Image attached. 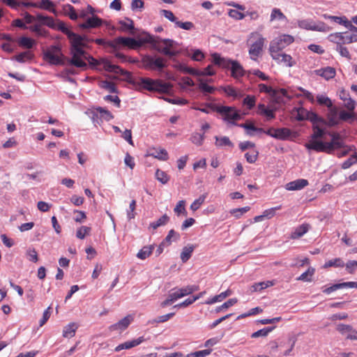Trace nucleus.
Instances as JSON below:
<instances>
[{
  "label": "nucleus",
  "instance_id": "nucleus-1",
  "mask_svg": "<svg viewBox=\"0 0 357 357\" xmlns=\"http://www.w3.org/2000/svg\"><path fill=\"white\" fill-rule=\"evenodd\" d=\"M70 43V59L66 58L61 52V48L59 45H52L43 52V59L51 65L63 66L66 60L68 63L77 68H86L87 64L82 58H87L86 52L84 47L86 44L83 43L82 36L71 32L67 36Z\"/></svg>",
  "mask_w": 357,
  "mask_h": 357
},
{
  "label": "nucleus",
  "instance_id": "nucleus-2",
  "mask_svg": "<svg viewBox=\"0 0 357 357\" xmlns=\"http://www.w3.org/2000/svg\"><path fill=\"white\" fill-rule=\"evenodd\" d=\"M146 42L152 45V47L159 53H161L170 59L177 56L179 54L178 50H174L177 43L172 39H162L158 36L155 37L149 35Z\"/></svg>",
  "mask_w": 357,
  "mask_h": 357
},
{
  "label": "nucleus",
  "instance_id": "nucleus-3",
  "mask_svg": "<svg viewBox=\"0 0 357 357\" xmlns=\"http://www.w3.org/2000/svg\"><path fill=\"white\" fill-rule=\"evenodd\" d=\"M213 63L220 67L224 68H229L231 70V75L235 79H238L245 74V71L243 66L237 61L227 59L221 57L218 53L212 54Z\"/></svg>",
  "mask_w": 357,
  "mask_h": 357
},
{
  "label": "nucleus",
  "instance_id": "nucleus-4",
  "mask_svg": "<svg viewBox=\"0 0 357 357\" xmlns=\"http://www.w3.org/2000/svg\"><path fill=\"white\" fill-rule=\"evenodd\" d=\"M328 134L331 137V142H316L314 143L313 148L317 152H324L332 153L335 149L344 147V142L342 140L341 135L337 132H328Z\"/></svg>",
  "mask_w": 357,
  "mask_h": 357
},
{
  "label": "nucleus",
  "instance_id": "nucleus-5",
  "mask_svg": "<svg viewBox=\"0 0 357 357\" xmlns=\"http://www.w3.org/2000/svg\"><path fill=\"white\" fill-rule=\"evenodd\" d=\"M139 84L149 91H158L167 93L172 89V85L166 83L160 79H152L150 78L141 77Z\"/></svg>",
  "mask_w": 357,
  "mask_h": 357
},
{
  "label": "nucleus",
  "instance_id": "nucleus-6",
  "mask_svg": "<svg viewBox=\"0 0 357 357\" xmlns=\"http://www.w3.org/2000/svg\"><path fill=\"white\" fill-rule=\"evenodd\" d=\"M206 106L211 110L217 112L218 113L224 115V120L230 122L234 125H237L234 121L241 119V116L234 107L229 106H216L211 103H206Z\"/></svg>",
  "mask_w": 357,
  "mask_h": 357
},
{
  "label": "nucleus",
  "instance_id": "nucleus-7",
  "mask_svg": "<svg viewBox=\"0 0 357 357\" xmlns=\"http://www.w3.org/2000/svg\"><path fill=\"white\" fill-rule=\"evenodd\" d=\"M87 58H82V59L85 61V60H87L90 65L92 66H96L99 65L100 63H102L103 65L104 69L109 73H113L115 74H120L121 75H130V73L127 70H125L122 69L120 66L117 65L112 64L107 59H102L100 62H99L98 60L94 59L93 56L88 55L86 53Z\"/></svg>",
  "mask_w": 357,
  "mask_h": 357
},
{
  "label": "nucleus",
  "instance_id": "nucleus-8",
  "mask_svg": "<svg viewBox=\"0 0 357 357\" xmlns=\"http://www.w3.org/2000/svg\"><path fill=\"white\" fill-rule=\"evenodd\" d=\"M122 45L131 49H136L142 45V43L135 38L129 37H117L112 41H107V46L112 49L110 52H114L118 47Z\"/></svg>",
  "mask_w": 357,
  "mask_h": 357
},
{
  "label": "nucleus",
  "instance_id": "nucleus-9",
  "mask_svg": "<svg viewBox=\"0 0 357 357\" xmlns=\"http://www.w3.org/2000/svg\"><path fill=\"white\" fill-rule=\"evenodd\" d=\"M293 36L284 34L273 40L269 45V52L282 51L294 42Z\"/></svg>",
  "mask_w": 357,
  "mask_h": 357
},
{
  "label": "nucleus",
  "instance_id": "nucleus-10",
  "mask_svg": "<svg viewBox=\"0 0 357 357\" xmlns=\"http://www.w3.org/2000/svg\"><path fill=\"white\" fill-rule=\"evenodd\" d=\"M324 125L321 124H314V126H312V130L313 133L310 136V141L305 144V146L308 150H313L314 151V149L313 148L314 143L316 142H324L321 140H319L320 139H322L324 136L327 133L325 128H322Z\"/></svg>",
  "mask_w": 357,
  "mask_h": 357
},
{
  "label": "nucleus",
  "instance_id": "nucleus-11",
  "mask_svg": "<svg viewBox=\"0 0 357 357\" xmlns=\"http://www.w3.org/2000/svg\"><path fill=\"white\" fill-rule=\"evenodd\" d=\"M142 63L146 68H157L162 70L167 66L162 57H153L150 55H146L142 58Z\"/></svg>",
  "mask_w": 357,
  "mask_h": 357
},
{
  "label": "nucleus",
  "instance_id": "nucleus-12",
  "mask_svg": "<svg viewBox=\"0 0 357 357\" xmlns=\"http://www.w3.org/2000/svg\"><path fill=\"white\" fill-rule=\"evenodd\" d=\"M281 51L270 52L273 59L278 63H284L288 67H292L296 64L292 57L289 54L281 53Z\"/></svg>",
  "mask_w": 357,
  "mask_h": 357
},
{
  "label": "nucleus",
  "instance_id": "nucleus-13",
  "mask_svg": "<svg viewBox=\"0 0 357 357\" xmlns=\"http://www.w3.org/2000/svg\"><path fill=\"white\" fill-rule=\"evenodd\" d=\"M252 36H256L258 38L257 40L250 45L249 50V54L251 55L252 58L254 56L257 57L260 54L261 52L262 51L265 40V39L258 33H252Z\"/></svg>",
  "mask_w": 357,
  "mask_h": 357
},
{
  "label": "nucleus",
  "instance_id": "nucleus-14",
  "mask_svg": "<svg viewBox=\"0 0 357 357\" xmlns=\"http://www.w3.org/2000/svg\"><path fill=\"white\" fill-rule=\"evenodd\" d=\"M102 24L103 20L102 19L97 15H93L88 17L84 22L79 24V26L80 29H86L100 27Z\"/></svg>",
  "mask_w": 357,
  "mask_h": 357
},
{
  "label": "nucleus",
  "instance_id": "nucleus-15",
  "mask_svg": "<svg viewBox=\"0 0 357 357\" xmlns=\"http://www.w3.org/2000/svg\"><path fill=\"white\" fill-rule=\"evenodd\" d=\"M338 110L337 108L333 107H328V112L327 114L326 125L328 127H333L339 124V119L337 118Z\"/></svg>",
  "mask_w": 357,
  "mask_h": 357
},
{
  "label": "nucleus",
  "instance_id": "nucleus-16",
  "mask_svg": "<svg viewBox=\"0 0 357 357\" xmlns=\"http://www.w3.org/2000/svg\"><path fill=\"white\" fill-rule=\"evenodd\" d=\"M344 287L357 288V282H346L342 283H337L333 284L329 287H322L321 289L324 293L326 294H330L333 291Z\"/></svg>",
  "mask_w": 357,
  "mask_h": 357
},
{
  "label": "nucleus",
  "instance_id": "nucleus-17",
  "mask_svg": "<svg viewBox=\"0 0 357 357\" xmlns=\"http://www.w3.org/2000/svg\"><path fill=\"white\" fill-rule=\"evenodd\" d=\"M54 3L50 0H41L39 3H27L24 4V6L26 7H34L39 8L40 9H44L49 10L53 13H56V10L54 9Z\"/></svg>",
  "mask_w": 357,
  "mask_h": 357
},
{
  "label": "nucleus",
  "instance_id": "nucleus-18",
  "mask_svg": "<svg viewBox=\"0 0 357 357\" xmlns=\"http://www.w3.org/2000/svg\"><path fill=\"white\" fill-rule=\"evenodd\" d=\"M308 185V181L306 179L299 178L291 181L286 184L285 188L287 190H299L304 188Z\"/></svg>",
  "mask_w": 357,
  "mask_h": 357
},
{
  "label": "nucleus",
  "instance_id": "nucleus-19",
  "mask_svg": "<svg viewBox=\"0 0 357 357\" xmlns=\"http://www.w3.org/2000/svg\"><path fill=\"white\" fill-rule=\"evenodd\" d=\"M178 298H181V296L179 295L177 288L172 289L171 292L169 294L167 299H165L160 303V306L162 307H165L168 305H172Z\"/></svg>",
  "mask_w": 357,
  "mask_h": 357
},
{
  "label": "nucleus",
  "instance_id": "nucleus-20",
  "mask_svg": "<svg viewBox=\"0 0 357 357\" xmlns=\"http://www.w3.org/2000/svg\"><path fill=\"white\" fill-rule=\"evenodd\" d=\"M132 318L130 315L125 317L122 319H121L119 321L116 323L115 324H113L111 326L110 328L111 330H125L128 327L131 322Z\"/></svg>",
  "mask_w": 357,
  "mask_h": 357
},
{
  "label": "nucleus",
  "instance_id": "nucleus-21",
  "mask_svg": "<svg viewBox=\"0 0 357 357\" xmlns=\"http://www.w3.org/2000/svg\"><path fill=\"white\" fill-rule=\"evenodd\" d=\"M275 284V282L273 280H268L260 282H256L253 284L250 287L251 292H255L258 291H261L269 287H272Z\"/></svg>",
  "mask_w": 357,
  "mask_h": 357
},
{
  "label": "nucleus",
  "instance_id": "nucleus-22",
  "mask_svg": "<svg viewBox=\"0 0 357 357\" xmlns=\"http://www.w3.org/2000/svg\"><path fill=\"white\" fill-rule=\"evenodd\" d=\"M291 131L287 128H278L274 130V138L284 140L291 136Z\"/></svg>",
  "mask_w": 357,
  "mask_h": 357
},
{
  "label": "nucleus",
  "instance_id": "nucleus-23",
  "mask_svg": "<svg viewBox=\"0 0 357 357\" xmlns=\"http://www.w3.org/2000/svg\"><path fill=\"white\" fill-rule=\"evenodd\" d=\"M78 326L75 323H70L63 329V336L66 338H71L75 336Z\"/></svg>",
  "mask_w": 357,
  "mask_h": 357
},
{
  "label": "nucleus",
  "instance_id": "nucleus-24",
  "mask_svg": "<svg viewBox=\"0 0 357 357\" xmlns=\"http://www.w3.org/2000/svg\"><path fill=\"white\" fill-rule=\"evenodd\" d=\"M310 228V226L309 224H303L296 228L295 231L292 232L291 235V238L292 239L298 238L301 236H303L305 233H307Z\"/></svg>",
  "mask_w": 357,
  "mask_h": 357
},
{
  "label": "nucleus",
  "instance_id": "nucleus-25",
  "mask_svg": "<svg viewBox=\"0 0 357 357\" xmlns=\"http://www.w3.org/2000/svg\"><path fill=\"white\" fill-rule=\"evenodd\" d=\"M231 293L232 292L230 289H227V291L222 292L221 294L216 295V296H213V298L207 300L206 301L204 302V303L206 305H211L216 302H220V301H223L225 298H226L227 297L231 295Z\"/></svg>",
  "mask_w": 357,
  "mask_h": 357
},
{
  "label": "nucleus",
  "instance_id": "nucleus-26",
  "mask_svg": "<svg viewBox=\"0 0 357 357\" xmlns=\"http://www.w3.org/2000/svg\"><path fill=\"white\" fill-rule=\"evenodd\" d=\"M317 75L324 77L326 79H330L335 77V70L332 67H326L317 70Z\"/></svg>",
  "mask_w": 357,
  "mask_h": 357
},
{
  "label": "nucleus",
  "instance_id": "nucleus-27",
  "mask_svg": "<svg viewBox=\"0 0 357 357\" xmlns=\"http://www.w3.org/2000/svg\"><path fill=\"white\" fill-rule=\"evenodd\" d=\"M306 120L310 121L312 126L314 124H321L324 125L326 123V120L324 118L319 116L317 114L313 112L309 111L308 115L307 116Z\"/></svg>",
  "mask_w": 357,
  "mask_h": 357
},
{
  "label": "nucleus",
  "instance_id": "nucleus-28",
  "mask_svg": "<svg viewBox=\"0 0 357 357\" xmlns=\"http://www.w3.org/2000/svg\"><path fill=\"white\" fill-rule=\"evenodd\" d=\"M149 155L161 160H167L169 158L167 151L165 149H153Z\"/></svg>",
  "mask_w": 357,
  "mask_h": 357
},
{
  "label": "nucleus",
  "instance_id": "nucleus-29",
  "mask_svg": "<svg viewBox=\"0 0 357 357\" xmlns=\"http://www.w3.org/2000/svg\"><path fill=\"white\" fill-rule=\"evenodd\" d=\"M195 249V245H188L185 246L181 253V259L183 263H185L191 257L192 253Z\"/></svg>",
  "mask_w": 357,
  "mask_h": 357
},
{
  "label": "nucleus",
  "instance_id": "nucleus-30",
  "mask_svg": "<svg viewBox=\"0 0 357 357\" xmlns=\"http://www.w3.org/2000/svg\"><path fill=\"white\" fill-rule=\"evenodd\" d=\"M215 146L217 147H222V146H229L233 147L234 144L231 142L228 137L224 136L219 137L218 136L215 137Z\"/></svg>",
  "mask_w": 357,
  "mask_h": 357
},
{
  "label": "nucleus",
  "instance_id": "nucleus-31",
  "mask_svg": "<svg viewBox=\"0 0 357 357\" xmlns=\"http://www.w3.org/2000/svg\"><path fill=\"white\" fill-rule=\"evenodd\" d=\"M153 245L144 246L137 254V257L140 259H145L153 252Z\"/></svg>",
  "mask_w": 357,
  "mask_h": 357
},
{
  "label": "nucleus",
  "instance_id": "nucleus-32",
  "mask_svg": "<svg viewBox=\"0 0 357 357\" xmlns=\"http://www.w3.org/2000/svg\"><path fill=\"white\" fill-rule=\"evenodd\" d=\"M275 326H268L260 329L251 335L252 338H257L259 337H266L271 331L275 329Z\"/></svg>",
  "mask_w": 357,
  "mask_h": 357
},
{
  "label": "nucleus",
  "instance_id": "nucleus-33",
  "mask_svg": "<svg viewBox=\"0 0 357 357\" xmlns=\"http://www.w3.org/2000/svg\"><path fill=\"white\" fill-rule=\"evenodd\" d=\"M180 238V234L176 232L174 229L169 231L168 234L162 241L167 245H169L172 241H177Z\"/></svg>",
  "mask_w": 357,
  "mask_h": 357
},
{
  "label": "nucleus",
  "instance_id": "nucleus-34",
  "mask_svg": "<svg viewBox=\"0 0 357 357\" xmlns=\"http://www.w3.org/2000/svg\"><path fill=\"white\" fill-rule=\"evenodd\" d=\"M33 58V54L29 51L23 52L15 56V59L20 63H24L26 61H30Z\"/></svg>",
  "mask_w": 357,
  "mask_h": 357
},
{
  "label": "nucleus",
  "instance_id": "nucleus-35",
  "mask_svg": "<svg viewBox=\"0 0 357 357\" xmlns=\"http://www.w3.org/2000/svg\"><path fill=\"white\" fill-rule=\"evenodd\" d=\"M17 42L20 46L27 49L32 48V47L35 44L34 40L26 36L21 37L20 38H19Z\"/></svg>",
  "mask_w": 357,
  "mask_h": 357
},
{
  "label": "nucleus",
  "instance_id": "nucleus-36",
  "mask_svg": "<svg viewBox=\"0 0 357 357\" xmlns=\"http://www.w3.org/2000/svg\"><path fill=\"white\" fill-rule=\"evenodd\" d=\"M169 220V217L167 214H164L157 221L153 222L150 224V227L153 229H156L160 226L165 225Z\"/></svg>",
  "mask_w": 357,
  "mask_h": 357
},
{
  "label": "nucleus",
  "instance_id": "nucleus-37",
  "mask_svg": "<svg viewBox=\"0 0 357 357\" xmlns=\"http://www.w3.org/2000/svg\"><path fill=\"white\" fill-rule=\"evenodd\" d=\"M331 30V28L323 22L318 21L313 24L312 31L320 32H328Z\"/></svg>",
  "mask_w": 357,
  "mask_h": 357
},
{
  "label": "nucleus",
  "instance_id": "nucleus-38",
  "mask_svg": "<svg viewBox=\"0 0 357 357\" xmlns=\"http://www.w3.org/2000/svg\"><path fill=\"white\" fill-rule=\"evenodd\" d=\"M322 17L324 19L330 20L335 23H337L339 24H342V25H344V24L347 20V17L346 16L338 17V16L329 15L328 14H324V15H322Z\"/></svg>",
  "mask_w": 357,
  "mask_h": 357
},
{
  "label": "nucleus",
  "instance_id": "nucleus-39",
  "mask_svg": "<svg viewBox=\"0 0 357 357\" xmlns=\"http://www.w3.org/2000/svg\"><path fill=\"white\" fill-rule=\"evenodd\" d=\"M275 20L284 21L287 20V17L279 8H275L272 10L271 14V21H273Z\"/></svg>",
  "mask_w": 357,
  "mask_h": 357
},
{
  "label": "nucleus",
  "instance_id": "nucleus-40",
  "mask_svg": "<svg viewBox=\"0 0 357 357\" xmlns=\"http://www.w3.org/2000/svg\"><path fill=\"white\" fill-rule=\"evenodd\" d=\"M96 110L97 112L100 114V118L105 119L107 121H109L114 119V116L109 110H107L100 107H97Z\"/></svg>",
  "mask_w": 357,
  "mask_h": 357
},
{
  "label": "nucleus",
  "instance_id": "nucleus-41",
  "mask_svg": "<svg viewBox=\"0 0 357 357\" xmlns=\"http://www.w3.org/2000/svg\"><path fill=\"white\" fill-rule=\"evenodd\" d=\"M198 80L199 82L198 84V89L199 90L207 93H213L215 91V89L213 86L208 85L202 79H199Z\"/></svg>",
  "mask_w": 357,
  "mask_h": 357
},
{
  "label": "nucleus",
  "instance_id": "nucleus-42",
  "mask_svg": "<svg viewBox=\"0 0 357 357\" xmlns=\"http://www.w3.org/2000/svg\"><path fill=\"white\" fill-rule=\"evenodd\" d=\"M344 266V261L340 258H335L331 260L328 261L324 265V268H329V267H343Z\"/></svg>",
  "mask_w": 357,
  "mask_h": 357
},
{
  "label": "nucleus",
  "instance_id": "nucleus-43",
  "mask_svg": "<svg viewBox=\"0 0 357 357\" xmlns=\"http://www.w3.org/2000/svg\"><path fill=\"white\" fill-rule=\"evenodd\" d=\"M175 314V312H170L168 314H166L165 315L159 316L156 317L155 319L149 321L150 324H158V323H164L169 319H170L172 317H173Z\"/></svg>",
  "mask_w": 357,
  "mask_h": 357
},
{
  "label": "nucleus",
  "instance_id": "nucleus-44",
  "mask_svg": "<svg viewBox=\"0 0 357 357\" xmlns=\"http://www.w3.org/2000/svg\"><path fill=\"white\" fill-rule=\"evenodd\" d=\"M206 197L207 194H203L198 199H195L190 205V209L193 211H197L204 202Z\"/></svg>",
  "mask_w": 357,
  "mask_h": 357
},
{
  "label": "nucleus",
  "instance_id": "nucleus-45",
  "mask_svg": "<svg viewBox=\"0 0 357 357\" xmlns=\"http://www.w3.org/2000/svg\"><path fill=\"white\" fill-rule=\"evenodd\" d=\"M119 24H121L120 30L122 31H125L127 30L133 31L134 30V23L133 21L130 19L127 18L126 21H120Z\"/></svg>",
  "mask_w": 357,
  "mask_h": 357
},
{
  "label": "nucleus",
  "instance_id": "nucleus-46",
  "mask_svg": "<svg viewBox=\"0 0 357 357\" xmlns=\"http://www.w3.org/2000/svg\"><path fill=\"white\" fill-rule=\"evenodd\" d=\"M91 229L89 227L82 226L76 231V237L79 239H84L89 234Z\"/></svg>",
  "mask_w": 357,
  "mask_h": 357
},
{
  "label": "nucleus",
  "instance_id": "nucleus-47",
  "mask_svg": "<svg viewBox=\"0 0 357 357\" xmlns=\"http://www.w3.org/2000/svg\"><path fill=\"white\" fill-rule=\"evenodd\" d=\"M237 301H238L236 298H230L226 302H225L222 305L217 307L215 310V312L216 313H218L225 309H227L229 307L234 305L235 303H236Z\"/></svg>",
  "mask_w": 357,
  "mask_h": 357
},
{
  "label": "nucleus",
  "instance_id": "nucleus-48",
  "mask_svg": "<svg viewBox=\"0 0 357 357\" xmlns=\"http://www.w3.org/2000/svg\"><path fill=\"white\" fill-rule=\"evenodd\" d=\"M155 178L162 184L167 183L169 180V176L165 172L160 169L156 170Z\"/></svg>",
  "mask_w": 357,
  "mask_h": 357
},
{
  "label": "nucleus",
  "instance_id": "nucleus-49",
  "mask_svg": "<svg viewBox=\"0 0 357 357\" xmlns=\"http://www.w3.org/2000/svg\"><path fill=\"white\" fill-rule=\"evenodd\" d=\"M144 341V337H139L137 339L132 340L131 341H128L124 342V348L125 349H129L134 347H136Z\"/></svg>",
  "mask_w": 357,
  "mask_h": 357
},
{
  "label": "nucleus",
  "instance_id": "nucleus-50",
  "mask_svg": "<svg viewBox=\"0 0 357 357\" xmlns=\"http://www.w3.org/2000/svg\"><path fill=\"white\" fill-rule=\"evenodd\" d=\"M317 101L319 105H325L328 108L331 107L333 105L331 100L328 97L324 95H318L317 96Z\"/></svg>",
  "mask_w": 357,
  "mask_h": 357
},
{
  "label": "nucleus",
  "instance_id": "nucleus-51",
  "mask_svg": "<svg viewBox=\"0 0 357 357\" xmlns=\"http://www.w3.org/2000/svg\"><path fill=\"white\" fill-rule=\"evenodd\" d=\"M343 33L337 32L335 33H332L329 36V40L331 42L337 43V45L343 44Z\"/></svg>",
  "mask_w": 357,
  "mask_h": 357
},
{
  "label": "nucleus",
  "instance_id": "nucleus-52",
  "mask_svg": "<svg viewBox=\"0 0 357 357\" xmlns=\"http://www.w3.org/2000/svg\"><path fill=\"white\" fill-rule=\"evenodd\" d=\"M204 137V133L199 134L197 132H195L192 135L190 140L193 144L197 146H200L203 144Z\"/></svg>",
  "mask_w": 357,
  "mask_h": 357
},
{
  "label": "nucleus",
  "instance_id": "nucleus-53",
  "mask_svg": "<svg viewBox=\"0 0 357 357\" xmlns=\"http://www.w3.org/2000/svg\"><path fill=\"white\" fill-rule=\"evenodd\" d=\"M314 269L309 268L305 272L302 273L299 278H298V280L305 281V282H310L312 280V276L314 274Z\"/></svg>",
  "mask_w": 357,
  "mask_h": 357
},
{
  "label": "nucleus",
  "instance_id": "nucleus-54",
  "mask_svg": "<svg viewBox=\"0 0 357 357\" xmlns=\"http://www.w3.org/2000/svg\"><path fill=\"white\" fill-rule=\"evenodd\" d=\"M212 351L211 349L200 350L188 354L186 357H206L209 355Z\"/></svg>",
  "mask_w": 357,
  "mask_h": 357
},
{
  "label": "nucleus",
  "instance_id": "nucleus-55",
  "mask_svg": "<svg viewBox=\"0 0 357 357\" xmlns=\"http://www.w3.org/2000/svg\"><path fill=\"white\" fill-rule=\"evenodd\" d=\"M343 33V44L357 42V33H349L348 32H344Z\"/></svg>",
  "mask_w": 357,
  "mask_h": 357
},
{
  "label": "nucleus",
  "instance_id": "nucleus-56",
  "mask_svg": "<svg viewBox=\"0 0 357 357\" xmlns=\"http://www.w3.org/2000/svg\"><path fill=\"white\" fill-rule=\"evenodd\" d=\"M136 208V201L132 200L129 205V208L127 210V217L129 220L134 219L136 215L135 212Z\"/></svg>",
  "mask_w": 357,
  "mask_h": 357
},
{
  "label": "nucleus",
  "instance_id": "nucleus-57",
  "mask_svg": "<svg viewBox=\"0 0 357 357\" xmlns=\"http://www.w3.org/2000/svg\"><path fill=\"white\" fill-rule=\"evenodd\" d=\"M258 88L260 92L270 94L273 96H275L277 92L271 86H268L264 84H259Z\"/></svg>",
  "mask_w": 357,
  "mask_h": 357
},
{
  "label": "nucleus",
  "instance_id": "nucleus-58",
  "mask_svg": "<svg viewBox=\"0 0 357 357\" xmlns=\"http://www.w3.org/2000/svg\"><path fill=\"white\" fill-rule=\"evenodd\" d=\"M101 87L107 90L110 93H117V89L114 83L109 81H103L101 83Z\"/></svg>",
  "mask_w": 357,
  "mask_h": 357
},
{
  "label": "nucleus",
  "instance_id": "nucleus-59",
  "mask_svg": "<svg viewBox=\"0 0 357 357\" xmlns=\"http://www.w3.org/2000/svg\"><path fill=\"white\" fill-rule=\"evenodd\" d=\"M175 26L176 27L183 29L184 30H188V31L191 30L195 27L194 24L191 22H183L178 21V20L175 22Z\"/></svg>",
  "mask_w": 357,
  "mask_h": 357
},
{
  "label": "nucleus",
  "instance_id": "nucleus-60",
  "mask_svg": "<svg viewBox=\"0 0 357 357\" xmlns=\"http://www.w3.org/2000/svg\"><path fill=\"white\" fill-rule=\"evenodd\" d=\"M309 111L303 107H300L297 109V114L295 116L296 119L299 121L306 120Z\"/></svg>",
  "mask_w": 357,
  "mask_h": 357
},
{
  "label": "nucleus",
  "instance_id": "nucleus-61",
  "mask_svg": "<svg viewBox=\"0 0 357 357\" xmlns=\"http://www.w3.org/2000/svg\"><path fill=\"white\" fill-rule=\"evenodd\" d=\"M340 98L344 101V106L349 110L353 112L355 109L356 102L350 97H343L340 96Z\"/></svg>",
  "mask_w": 357,
  "mask_h": 357
},
{
  "label": "nucleus",
  "instance_id": "nucleus-62",
  "mask_svg": "<svg viewBox=\"0 0 357 357\" xmlns=\"http://www.w3.org/2000/svg\"><path fill=\"white\" fill-rule=\"evenodd\" d=\"M355 118V114L354 112L350 113L346 111H342L339 114V119L344 121H349L350 119L354 121Z\"/></svg>",
  "mask_w": 357,
  "mask_h": 357
},
{
  "label": "nucleus",
  "instance_id": "nucleus-63",
  "mask_svg": "<svg viewBox=\"0 0 357 357\" xmlns=\"http://www.w3.org/2000/svg\"><path fill=\"white\" fill-rule=\"evenodd\" d=\"M357 162V154L355 153L353 155H351L349 158H348L347 160H345L342 165V169H348L353 164Z\"/></svg>",
  "mask_w": 357,
  "mask_h": 357
},
{
  "label": "nucleus",
  "instance_id": "nucleus-64",
  "mask_svg": "<svg viewBox=\"0 0 357 357\" xmlns=\"http://www.w3.org/2000/svg\"><path fill=\"white\" fill-rule=\"evenodd\" d=\"M64 9L68 12L69 17L73 20H76L78 17L74 7L70 4H67L64 6Z\"/></svg>",
  "mask_w": 357,
  "mask_h": 357
}]
</instances>
